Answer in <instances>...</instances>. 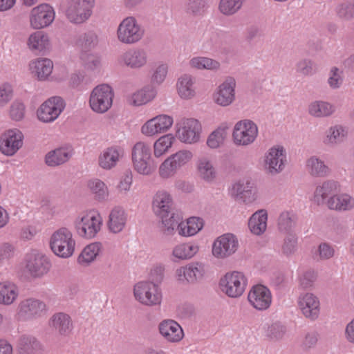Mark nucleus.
Segmentation results:
<instances>
[{"label":"nucleus","mask_w":354,"mask_h":354,"mask_svg":"<svg viewBox=\"0 0 354 354\" xmlns=\"http://www.w3.org/2000/svg\"><path fill=\"white\" fill-rule=\"evenodd\" d=\"M154 213L162 221L161 230L166 236L173 235L179 220V214L176 212L171 195L163 190L154 195L152 203Z\"/></svg>","instance_id":"f257e3e1"},{"label":"nucleus","mask_w":354,"mask_h":354,"mask_svg":"<svg viewBox=\"0 0 354 354\" xmlns=\"http://www.w3.org/2000/svg\"><path fill=\"white\" fill-rule=\"evenodd\" d=\"M131 158L134 169L140 174L149 176L156 169V165L152 159L149 143L137 142L132 147Z\"/></svg>","instance_id":"f03ea898"},{"label":"nucleus","mask_w":354,"mask_h":354,"mask_svg":"<svg viewBox=\"0 0 354 354\" xmlns=\"http://www.w3.org/2000/svg\"><path fill=\"white\" fill-rule=\"evenodd\" d=\"M95 0H66L64 14L69 22L82 24L91 17Z\"/></svg>","instance_id":"7ed1b4c3"},{"label":"nucleus","mask_w":354,"mask_h":354,"mask_svg":"<svg viewBox=\"0 0 354 354\" xmlns=\"http://www.w3.org/2000/svg\"><path fill=\"white\" fill-rule=\"evenodd\" d=\"M75 241L71 232L66 227H61L51 236L50 246L52 251L58 257L68 258L75 250Z\"/></svg>","instance_id":"20e7f679"},{"label":"nucleus","mask_w":354,"mask_h":354,"mask_svg":"<svg viewBox=\"0 0 354 354\" xmlns=\"http://www.w3.org/2000/svg\"><path fill=\"white\" fill-rule=\"evenodd\" d=\"M145 35L144 28L133 17L124 18L117 29V39L127 45L134 44L140 41Z\"/></svg>","instance_id":"39448f33"},{"label":"nucleus","mask_w":354,"mask_h":354,"mask_svg":"<svg viewBox=\"0 0 354 354\" xmlns=\"http://www.w3.org/2000/svg\"><path fill=\"white\" fill-rule=\"evenodd\" d=\"M133 295L136 299L142 305L153 306L159 305L162 294L158 286L151 281H140L134 286Z\"/></svg>","instance_id":"423d86ee"},{"label":"nucleus","mask_w":354,"mask_h":354,"mask_svg":"<svg viewBox=\"0 0 354 354\" xmlns=\"http://www.w3.org/2000/svg\"><path fill=\"white\" fill-rule=\"evenodd\" d=\"M114 93L106 84L97 86L91 92L89 103L91 108L97 113L106 112L111 106Z\"/></svg>","instance_id":"0eeeda50"},{"label":"nucleus","mask_w":354,"mask_h":354,"mask_svg":"<svg viewBox=\"0 0 354 354\" xmlns=\"http://www.w3.org/2000/svg\"><path fill=\"white\" fill-rule=\"evenodd\" d=\"M247 280L245 275L240 272L226 273L220 280L221 290L228 297L236 298L240 297L246 286Z\"/></svg>","instance_id":"6e6552de"},{"label":"nucleus","mask_w":354,"mask_h":354,"mask_svg":"<svg viewBox=\"0 0 354 354\" xmlns=\"http://www.w3.org/2000/svg\"><path fill=\"white\" fill-rule=\"evenodd\" d=\"M176 136L183 142L193 144L199 141L201 125L194 118H184L176 124Z\"/></svg>","instance_id":"1a4fd4ad"},{"label":"nucleus","mask_w":354,"mask_h":354,"mask_svg":"<svg viewBox=\"0 0 354 354\" xmlns=\"http://www.w3.org/2000/svg\"><path fill=\"white\" fill-rule=\"evenodd\" d=\"M102 223L100 214H87L78 217L75 221L77 233L82 237L91 239L95 236L100 230Z\"/></svg>","instance_id":"9d476101"},{"label":"nucleus","mask_w":354,"mask_h":354,"mask_svg":"<svg viewBox=\"0 0 354 354\" xmlns=\"http://www.w3.org/2000/svg\"><path fill=\"white\" fill-rule=\"evenodd\" d=\"M192 158V153L187 150H181L170 156L160 166L159 174L163 178H168L176 171L186 165Z\"/></svg>","instance_id":"9b49d317"},{"label":"nucleus","mask_w":354,"mask_h":354,"mask_svg":"<svg viewBox=\"0 0 354 354\" xmlns=\"http://www.w3.org/2000/svg\"><path fill=\"white\" fill-rule=\"evenodd\" d=\"M258 135L257 124L250 120L238 122L233 130V138L236 145L246 146L252 144Z\"/></svg>","instance_id":"f8f14e48"},{"label":"nucleus","mask_w":354,"mask_h":354,"mask_svg":"<svg viewBox=\"0 0 354 354\" xmlns=\"http://www.w3.org/2000/svg\"><path fill=\"white\" fill-rule=\"evenodd\" d=\"M64 100L59 96L50 97L38 109V119L44 122H50L58 118L65 108Z\"/></svg>","instance_id":"ddd939ff"},{"label":"nucleus","mask_w":354,"mask_h":354,"mask_svg":"<svg viewBox=\"0 0 354 354\" xmlns=\"http://www.w3.org/2000/svg\"><path fill=\"white\" fill-rule=\"evenodd\" d=\"M239 248L237 238L232 234H225L218 237L212 246V254L218 259H225L234 254Z\"/></svg>","instance_id":"4468645a"},{"label":"nucleus","mask_w":354,"mask_h":354,"mask_svg":"<svg viewBox=\"0 0 354 354\" xmlns=\"http://www.w3.org/2000/svg\"><path fill=\"white\" fill-rule=\"evenodd\" d=\"M297 304L301 313L310 320L315 321L320 314V302L317 296L306 292L301 294L297 299Z\"/></svg>","instance_id":"2eb2a0df"},{"label":"nucleus","mask_w":354,"mask_h":354,"mask_svg":"<svg viewBox=\"0 0 354 354\" xmlns=\"http://www.w3.org/2000/svg\"><path fill=\"white\" fill-rule=\"evenodd\" d=\"M50 268L48 259L36 251L28 254L26 257V268L33 278H40L47 274Z\"/></svg>","instance_id":"dca6fc26"},{"label":"nucleus","mask_w":354,"mask_h":354,"mask_svg":"<svg viewBox=\"0 0 354 354\" xmlns=\"http://www.w3.org/2000/svg\"><path fill=\"white\" fill-rule=\"evenodd\" d=\"M55 19V12L50 5L42 3L32 9L30 15L31 26L41 29L48 26Z\"/></svg>","instance_id":"f3484780"},{"label":"nucleus","mask_w":354,"mask_h":354,"mask_svg":"<svg viewBox=\"0 0 354 354\" xmlns=\"http://www.w3.org/2000/svg\"><path fill=\"white\" fill-rule=\"evenodd\" d=\"M286 158L285 151L282 147H272L266 156V170L272 175L280 173L285 167Z\"/></svg>","instance_id":"a211bd4d"},{"label":"nucleus","mask_w":354,"mask_h":354,"mask_svg":"<svg viewBox=\"0 0 354 354\" xmlns=\"http://www.w3.org/2000/svg\"><path fill=\"white\" fill-rule=\"evenodd\" d=\"M23 134L17 129L9 130L0 138V150L6 156L14 155L23 145Z\"/></svg>","instance_id":"6ab92c4d"},{"label":"nucleus","mask_w":354,"mask_h":354,"mask_svg":"<svg viewBox=\"0 0 354 354\" xmlns=\"http://www.w3.org/2000/svg\"><path fill=\"white\" fill-rule=\"evenodd\" d=\"M173 124L171 117L167 115H160L147 121L141 128L142 134L147 136L163 133L167 131Z\"/></svg>","instance_id":"aec40b11"},{"label":"nucleus","mask_w":354,"mask_h":354,"mask_svg":"<svg viewBox=\"0 0 354 354\" xmlns=\"http://www.w3.org/2000/svg\"><path fill=\"white\" fill-rule=\"evenodd\" d=\"M204 272V267L201 263H192L176 269V277L181 283H194L202 279Z\"/></svg>","instance_id":"412c9836"},{"label":"nucleus","mask_w":354,"mask_h":354,"mask_svg":"<svg viewBox=\"0 0 354 354\" xmlns=\"http://www.w3.org/2000/svg\"><path fill=\"white\" fill-rule=\"evenodd\" d=\"M147 53L142 48L129 49L119 57L120 64L133 69L140 68L147 63Z\"/></svg>","instance_id":"4be33fe9"},{"label":"nucleus","mask_w":354,"mask_h":354,"mask_svg":"<svg viewBox=\"0 0 354 354\" xmlns=\"http://www.w3.org/2000/svg\"><path fill=\"white\" fill-rule=\"evenodd\" d=\"M248 298L252 306L259 310H266L272 302L270 291L262 285L254 286L249 292Z\"/></svg>","instance_id":"5701e85b"},{"label":"nucleus","mask_w":354,"mask_h":354,"mask_svg":"<svg viewBox=\"0 0 354 354\" xmlns=\"http://www.w3.org/2000/svg\"><path fill=\"white\" fill-rule=\"evenodd\" d=\"M236 85L235 80L232 77H227L221 84L218 91L214 95L215 102L222 106H227L232 103L234 100Z\"/></svg>","instance_id":"b1692460"},{"label":"nucleus","mask_w":354,"mask_h":354,"mask_svg":"<svg viewBox=\"0 0 354 354\" xmlns=\"http://www.w3.org/2000/svg\"><path fill=\"white\" fill-rule=\"evenodd\" d=\"M161 335L169 342H178L184 337L181 326L173 319L162 321L158 326Z\"/></svg>","instance_id":"393cba45"},{"label":"nucleus","mask_w":354,"mask_h":354,"mask_svg":"<svg viewBox=\"0 0 354 354\" xmlns=\"http://www.w3.org/2000/svg\"><path fill=\"white\" fill-rule=\"evenodd\" d=\"M45 308L44 302L37 299H27L20 302L17 313L22 319H30L40 315Z\"/></svg>","instance_id":"a878e982"},{"label":"nucleus","mask_w":354,"mask_h":354,"mask_svg":"<svg viewBox=\"0 0 354 354\" xmlns=\"http://www.w3.org/2000/svg\"><path fill=\"white\" fill-rule=\"evenodd\" d=\"M236 200L250 203L256 199V189L251 181H239L235 183L232 189Z\"/></svg>","instance_id":"bb28decb"},{"label":"nucleus","mask_w":354,"mask_h":354,"mask_svg":"<svg viewBox=\"0 0 354 354\" xmlns=\"http://www.w3.org/2000/svg\"><path fill=\"white\" fill-rule=\"evenodd\" d=\"M49 325L56 333L61 336L68 335L73 328L71 317L64 313L54 314L49 320Z\"/></svg>","instance_id":"cd10ccee"},{"label":"nucleus","mask_w":354,"mask_h":354,"mask_svg":"<svg viewBox=\"0 0 354 354\" xmlns=\"http://www.w3.org/2000/svg\"><path fill=\"white\" fill-rule=\"evenodd\" d=\"M337 182L328 180L316 187L313 201L317 205L324 204L327 198L334 196L339 191Z\"/></svg>","instance_id":"c85d7f7f"},{"label":"nucleus","mask_w":354,"mask_h":354,"mask_svg":"<svg viewBox=\"0 0 354 354\" xmlns=\"http://www.w3.org/2000/svg\"><path fill=\"white\" fill-rule=\"evenodd\" d=\"M122 156V150L111 147L104 150L98 156V165L103 169L110 170L115 167Z\"/></svg>","instance_id":"c756f323"},{"label":"nucleus","mask_w":354,"mask_h":354,"mask_svg":"<svg viewBox=\"0 0 354 354\" xmlns=\"http://www.w3.org/2000/svg\"><path fill=\"white\" fill-rule=\"evenodd\" d=\"M127 221V214L121 207H115L110 212L108 221L109 230L117 234L123 230Z\"/></svg>","instance_id":"7c9ffc66"},{"label":"nucleus","mask_w":354,"mask_h":354,"mask_svg":"<svg viewBox=\"0 0 354 354\" xmlns=\"http://www.w3.org/2000/svg\"><path fill=\"white\" fill-rule=\"evenodd\" d=\"M181 217L179 215V220L176 225V230H178L180 235L183 236H191L197 234L203 227V221L198 217H191L187 222H180Z\"/></svg>","instance_id":"2f4dec72"},{"label":"nucleus","mask_w":354,"mask_h":354,"mask_svg":"<svg viewBox=\"0 0 354 354\" xmlns=\"http://www.w3.org/2000/svg\"><path fill=\"white\" fill-rule=\"evenodd\" d=\"M31 73L39 80H46L52 73L53 64L49 59H38L30 63Z\"/></svg>","instance_id":"473e14b6"},{"label":"nucleus","mask_w":354,"mask_h":354,"mask_svg":"<svg viewBox=\"0 0 354 354\" xmlns=\"http://www.w3.org/2000/svg\"><path fill=\"white\" fill-rule=\"evenodd\" d=\"M327 206L330 209L348 211L354 207V198L348 194H335L328 198Z\"/></svg>","instance_id":"72a5a7b5"},{"label":"nucleus","mask_w":354,"mask_h":354,"mask_svg":"<svg viewBox=\"0 0 354 354\" xmlns=\"http://www.w3.org/2000/svg\"><path fill=\"white\" fill-rule=\"evenodd\" d=\"M19 295L17 286L6 281L0 283V304L10 305L14 303Z\"/></svg>","instance_id":"f704fd0d"},{"label":"nucleus","mask_w":354,"mask_h":354,"mask_svg":"<svg viewBox=\"0 0 354 354\" xmlns=\"http://www.w3.org/2000/svg\"><path fill=\"white\" fill-rule=\"evenodd\" d=\"M17 349L18 354H39L41 346L34 337L23 335L18 341Z\"/></svg>","instance_id":"c9c22d12"},{"label":"nucleus","mask_w":354,"mask_h":354,"mask_svg":"<svg viewBox=\"0 0 354 354\" xmlns=\"http://www.w3.org/2000/svg\"><path fill=\"white\" fill-rule=\"evenodd\" d=\"M306 169L311 176L315 178L324 177L330 173V169L324 162L315 156L306 160Z\"/></svg>","instance_id":"e433bc0d"},{"label":"nucleus","mask_w":354,"mask_h":354,"mask_svg":"<svg viewBox=\"0 0 354 354\" xmlns=\"http://www.w3.org/2000/svg\"><path fill=\"white\" fill-rule=\"evenodd\" d=\"M267 219L268 214L265 209L259 210L253 214L248 222L251 232L257 235L264 232L267 227Z\"/></svg>","instance_id":"4c0bfd02"},{"label":"nucleus","mask_w":354,"mask_h":354,"mask_svg":"<svg viewBox=\"0 0 354 354\" xmlns=\"http://www.w3.org/2000/svg\"><path fill=\"white\" fill-rule=\"evenodd\" d=\"M197 169L199 177L207 183H212L216 178V171L212 162L206 158L198 160Z\"/></svg>","instance_id":"58836bf2"},{"label":"nucleus","mask_w":354,"mask_h":354,"mask_svg":"<svg viewBox=\"0 0 354 354\" xmlns=\"http://www.w3.org/2000/svg\"><path fill=\"white\" fill-rule=\"evenodd\" d=\"M335 111V106L325 101H315L308 106V113L315 118L330 116Z\"/></svg>","instance_id":"ea45409f"},{"label":"nucleus","mask_w":354,"mask_h":354,"mask_svg":"<svg viewBox=\"0 0 354 354\" xmlns=\"http://www.w3.org/2000/svg\"><path fill=\"white\" fill-rule=\"evenodd\" d=\"M70 157L71 154L66 149H56L46 155L45 162L48 166L56 167L67 162Z\"/></svg>","instance_id":"a19ab883"},{"label":"nucleus","mask_w":354,"mask_h":354,"mask_svg":"<svg viewBox=\"0 0 354 354\" xmlns=\"http://www.w3.org/2000/svg\"><path fill=\"white\" fill-rule=\"evenodd\" d=\"M193 84V78L189 75H184L178 79L177 88L182 98L189 99L194 96L195 91Z\"/></svg>","instance_id":"79ce46f5"},{"label":"nucleus","mask_w":354,"mask_h":354,"mask_svg":"<svg viewBox=\"0 0 354 354\" xmlns=\"http://www.w3.org/2000/svg\"><path fill=\"white\" fill-rule=\"evenodd\" d=\"M28 45L32 50L42 51L48 45V36L42 31L35 32L30 35Z\"/></svg>","instance_id":"37998d69"},{"label":"nucleus","mask_w":354,"mask_h":354,"mask_svg":"<svg viewBox=\"0 0 354 354\" xmlns=\"http://www.w3.org/2000/svg\"><path fill=\"white\" fill-rule=\"evenodd\" d=\"M346 132L339 125L331 127L326 131V136L324 142L327 145H334L343 141L346 137Z\"/></svg>","instance_id":"c03bdc74"},{"label":"nucleus","mask_w":354,"mask_h":354,"mask_svg":"<svg viewBox=\"0 0 354 354\" xmlns=\"http://www.w3.org/2000/svg\"><path fill=\"white\" fill-rule=\"evenodd\" d=\"M198 250L196 245L187 243L180 244L174 247L172 256L178 259L184 260L192 258Z\"/></svg>","instance_id":"a18cd8bd"},{"label":"nucleus","mask_w":354,"mask_h":354,"mask_svg":"<svg viewBox=\"0 0 354 354\" xmlns=\"http://www.w3.org/2000/svg\"><path fill=\"white\" fill-rule=\"evenodd\" d=\"M245 0H220L219 11L225 16H232L237 13L242 8Z\"/></svg>","instance_id":"49530a36"},{"label":"nucleus","mask_w":354,"mask_h":354,"mask_svg":"<svg viewBox=\"0 0 354 354\" xmlns=\"http://www.w3.org/2000/svg\"><path fill=\"white\" fill-rule=\"evenodd\" d=\"M101 249L100 243H94L87 245L78 257V262L80 264H88L93 261L98 255Z\"/></svg>","instance_id":"de8ad7c7"},{"label":"nucleus","mask_w":354,"mask_h":354,"mask_svg":"<svg viewBox=\"0 0 354 354\" xmlns=\"http://www.w3.org/2000/svg\"><path fill=\"white\" fill-rule=\"evenodd\" d=\"M97 36L93 31H88L80 35L76 40V45L82 50H89L97 44Z\"/></svg>","instance_id":"09e8293b"},{"label":"nucleus","mask_w":354,"mask_h":354,"mask_svg":"<svg viewBox=\"0 0 354 354\" xmlns=\"http://www.w3.org/2000/svg\"><path fill=\"white\" fill-rule=\"evenodd\" d=\"M192 67L197 69L216 71L220 68V63L209 57H196L189 61Z\"/></svg>","instance_id":"8fccbe9b"},{"label":"nucleus","mask_w":354,"mask_h":354,"mask_svg":"<svg viewBox=\"0 0 354 354\" xmlns=\"http://www.w3.org/2000/svg\"><path fill=\"white\" fill-rule=\"evenodd\" d=\"M296 73L304 77L313 75L317 71L315 63L310 59L304 58L299 60L295 65Z\"/></svg>","instance_id":"3c124183"},{"label":"nucleus","mask_w":354,"mask_h":354,"mask_svg":"<svg viewBox=\"0 0 354 354\" xmlns=\"http://www.w3.org/2000/svg\"><path fill=\"white\" fill-rule=\"evenodd\" d=\"M156 95V91L151 87L145 88L132 95V102L135 106H140L152 100Z\"/></svg>","instance_id":"603ef678"},{"label":"nucleus","mask_w":354,"mask_h":354,"mask_svg":"<svg viewBox=\"0 0 354 354\" xmlns=\"http://www.w3.org/2000/svg\"><path fill=\"white\" fill-rule=\"evenodd\" d=\"M174 138L171 134H167L158 139L153 144L154 156L157 158L163 155L172 145Z\"/></svg>","instance_id":"864d4df0"},{"label":"nucleus","mask_w":354,"mask_h":354,"mask_svg":"<svg viewBox=\"0 0 354 354\" xmlns=\"http://www.w3.org/2000/svg\"><path fill=\"white\" fill-rule=\"evenodd\" d=\"M88 186L98 200H104L108 196L107 187L101 180L92 179L88 181Z\"/></svg>","instance_id":"5fc2aeb1"},{"label":"nucleus","mask_w":354,"mask_h":354,"mask_svg":"<svg viewBox=\"0 0 354 354\" xmlns=\"http://www.w3.org/2000/svg\"><path fill=\"white\" fill-rule=\"evenodd\" d=\"M319 334L316 330H310L306 332L302 338L300 347L304 351H308L315 348L318 343Z\"/></svg>","instance_id":"6e6d98bb"},{"label":"nucleus","mask_w":354,"mask_h":354,"mask_svg":"<svg viewBox=\"0 0 354 354\" xmlns=\"http://www.w3.org/2000/svg\"><path fill=\"white\" fill-rule=\"evenodd\" d=\"M295 225V216L289 212H283L278 218V227L280 231L288 232Z\"/></svg>","instance_id":"4d7b16f0"},{"label":"nucleus","mask_w":354,"mask_h":354,"mask_svg":"<svg viewBox=\"0 0 354 354\" xmlns=\"http://www.w3.org/2000/svg\"><path fill=\"white\" fill-rule=\"evenodd\" d=\"M168 73L167 64L160 63L154 66L151 81L153 84H161L165 80Z\"/></svg>","instance_id":"13d9d810"},{"label":"nucleus","mask_w":354,"mask_h":354,"mask_svg":"<svg viewBox=\"0 0 354 354\" xmlns=\"http://www.w3.org/2000/svg\"><path fill=\"white\" fill-rule=\"evenodd\" d=\"M297 249V237L292 234L286 236L281 247L282 253L286 257H290L295 254Z\"/></svg>","instance_id":"bf43d9fd"},{"label":"nucleus","mask_w":354,"mask_h":354,"mask_svg":"<svg viewBox=\"0 0 354 354\" xmlns=\"http://www.w3.org/2000/svg\"><path fill=\"white\" fill-rule=\"evenodd\" d=\"M338 17L344 20H349L354 17V3L346 1L337 7Z\"/></svg>","instance_id":"052dcab7"},{"label":"nucleus","mask_w":354,"mask_h":354,"mask_svg":"<svg viewBox=\"0 0 354 354\" xmlns=\"http://www.w3.org/2000/svg\"><path fill=\"white\" fill-rule=\"evenodd\" d=\"M286 333L284 326L280 322H275L268 326L266 330L267 336L274 340L281 339Z\"/></svg>","instance_id":"680f3d73"},{"label":"nucleus","mask_w":354,"mask_h":354,"mask_svg":"<svg viewBox=\"0 0 354 354\" xmlns=\"http://www.w3.org/2000/svg\"><path fill=\"white\" fill-rule=\"evenodd\" d=\"M225 136L226 133L224 129H216L209 136L207 144L209 147L216 149L223 143Z\"/></svg>","instance_id":"e2e57ef3"},{"label":"nucleus","mask_w":354,"mask_h":354,"mask_svg":"<svg viewBox=\"0 0 354 354\" xmlns=\"http://www.w3.org/2000/svg\"><path fill=\"white\" fill-rule=\"evenodd\" d=\"M205 0H188L187 11L194 15H201L205 12Z\"/></svg>","instance_id":"0e129e2a"},{"label":"nucleus","mask_w":354,"mask_h":354,"mask_svg":"<svg viewBox=\"0 0 354 354\" xmlns=\"http://www.w3.org/2000/svg\"><path fill=\"white\" fill-rule=\"evenodd\" d=\"M317 279V274L313 270L304 272L299 277V286L302 289H308L313 287Z\"/></svg>","instance_id":"69168bd1"},{"label":"nucleus","mask_w":354,"mask_h":354,"mask_svg":"<svg viewBox=\"0 0 354 354\" xmlns=\"http://www.w3.org/2000/svg\"><path fill=\"white\" fill-rule=\"evenodd\" d=\"M15 252V248L9 243L0 244V263L8 262L12 259Z\"/></svg>","instance_id":"338daca9"},{"label":"nucleus","mask_w":354,"mask_h":354,"mask_svg":"<svg viewBox=\"0 0 354 354\" xmlns=\"http://www.w3.org/2000/svg\"><path fill=\"white\" fill-rule=\"evenodd\" d=\"M342 73V72L337 67H333L331 68L328 83L332 88H337L342 85L343 82Z\"/></svg>","instance_id":"774afa93"}]
</instances>
